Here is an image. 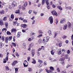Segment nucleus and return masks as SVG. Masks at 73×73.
<instances>
[{"label":"nucleus","mask_w":73,"mask_h":73,"mask_svg":"<svg viewBox=\"0 0 73 73\" xmlns=\"http://www.w3.org/2000/svg\"><path fill=\"white\" fill-rule=\"evenodd\" d=\"M45 2L47 5H49V0H45Z\"/></svg>","instance_id":"nucleus-23"},{"label":"nucleus","mask_w":73,"mask_h":73,"mask_svg":"<svg viewBox=\"0 0 73 73\" xmlns=\"http://www.w3.org/2000/svg\"><path fill=\"white\" fill-rule=\"evenodd\" d=\"M68 28V25L66 24H65L63 26V29L64 30H65V29H67V28Z\"/></svg>","instance_id":"nucleus-12"},{"label":"nucleus","mask_w":73,"mask_h":73,"mask_svg":"<svg viewBox=\"0 0 73 73\" xmlns=\"http://www.w3.org/2000/svg\"><path fill=\"white\" fill-rule=\"evenodd\" d=\"M11 18L12 19H14V15L13 14H11Z\"/></svg>","instance_id":"nucleus-40"},{"label":"nucleus","mask_w":73,"mask_h":73,"mask_svg":"<svg viewBox=\"0 0 73 73\" xmlns=\"http://www.w3.org/2000/svg\"><path fill=\"white\" fill-rule=\"evenodd\" d=\"M68 26L69 28H70L71 27V23L70 22H68Z\"/></svg>","instance_id":"nucleus-19"},{"label":"nucleus","mask_w":73,"mask_h":73,"mask_svg":"<svg viewBox=\"0 0 73 73\" xmlns=\"http://www.w3.org/2000/svg\"><path fill=\"white\" fill-rule=\"evenodd\" d=\"M41 49H42L41 48H39L38 50V52H39V51H41Z\"/></svg>","instance_id":"nucleus-63"},{"label":"nucleus","mask_w":73,"mask_h":73,"mask_svg":"<svg viewBox=\"0 0 73 73\" xmlns=\"http://www.w3.org/2000/svg\"><path fill=\"white\" fill-rule=\"evenodd\" d=\"M49 68L50 69V70H51V71H54V68L52 66H50L49 67Z\"/></svg>","instance_id":"nucleus-18"},{"label":"nucleus","mask_w":73,"mask_h":73,"mask_svg":"<svg viewBox=\"0 0 73 73\" xmlns=\"http://www.w3.org/2000/svg\"><path fill=\"white\" fill-rule=\"evenodd\" d=\"M16 30L15 29H13L11 30V32H16Z\"/></svg>","instance_id":"nucleus-37"},{"label":"nucleus","mask_w":73,"mask_h":73,"mask_svg":"<svg viewBox=\"0 0 73 73\" xmlns=\"http://www.w3.org/2000/svg\"><path fill=\"white\" fill-rule=\"evenodd\" d=\"M65 60V58L64 57H62V58H60L59 59V61H63L64 62V60Z\"/></svg>","instance_id":"nucleus-20"},{"label":"nucleus","mask_w":73,"mask_h":73,"mask_svg":"<svg viewBox=\"0 0 73 73\" xmlns=\"http://www.w3.org/2000/svg\"><path fill=\"white\" fill-rule=\"evenodd\" d=\"M19 20H24V18H22V17H21L19 18Z\"/></svg>","instance_id":"nucleus-49"},{"label":"nucleus","mask_w":73,"mask_h":73,"mask_svg":"<svg viewBox=\"0 0 73 73\" xmlns=\"http://www.w3.org/2000/svg\"><path fill=\"white\" fill-rule=\"evenodd\" d=\"M45 70L47 73H53V72L51 71L50 70H48L47 69H46Z\"/></svg>","instance_id":"nucleus-7"},{"label":"nucleus","mask_w":73,"mask_h":73,"mask_svg":"<svg viewBox=\"0 0 73 73\" xmlns=\"http://www.w3.org/2000/svg\"><path fill=\"white\" fill-rule=\"evenodd\" d=\"M32 11L31 10H29V14H31V13H32Z\"/></svg>","instance_id":"nucleus-64"},{"label":"nucleus","mask_w":73,"mask_h":73,"mask_svg":"<svg viewBox=\"0 0 73 73\" xmlns=\"http://www.w3.org/2000/svg\"><path fill=\"white\" fill-rule=\"evenodd\" d=\"M3 43L2 42H1L0 43V47L1 48H2V46H3Z\"/></svg>","instance_id":"nucleus-42"},{"label":"nucleus","mask_w":73,"mask_h":73,"mask_svg":"<svg viewBox=\"0 0 73 73\" xmlns=\"http://www.w3.org/2000/svg\"><path fill=\"white\" fill-rule=\"evenodd\" d=\"M15 13H20V10H16Z\"/></svg>","instance_id":"nucleus-27"},{"label":"nucleus","mask_w":73,"mask_h":73,"mask_svg":"<svg viewBox=\"0 0 73 73\" xmlns=\"http://www.w3.org/2000/svg\"><path fill=\"white\" fill-rule=\"evenodd\" d=\"M17 63V61L16 60L14 61L12 64V65L13 66H15V64H16Z\"/></svg>","instance_id":"nucleus-13"},{"label":"nucleus","mask_w":73,"mask_h":73,"mask_svg":"<svg viewBox=\"0 0 73 73\" xmlns=\"http://www.w3.org/2000/svg\"><path fill=\"white\" fill-rule=\"evenodd\" d=\"M37 55L38 56H40V52H37Z\"/></svg>","instance_id":"nucleus-59"},{"label":"nucleus","mask_w":73,"mask_h":73,"mask_svg":"<svg viewBox=\"0 0 73 73\" xmlns=\"http://www.w3.org/2000/svg\"><path fill=\"white\" fill-rule=\"evenodd\" d=\"M5 25L6 28H8V23L7 22H6L5 24Z\"/></svg>","instance_id":"nucleus-28"},{"label":"nucleus","mask_w":73,"mask_h":73,"mask_svg":"<svg viewBox=\"0 0 73 73\" xmlns=\"http://www.w3.org/2000/svg\"><path fill=\"white\" fill-rule=\"evenodd\" d=\"M66 37H67V36H66L63 35L62 36V38H63V39H64V38H66Z\"/></svg>","instance_id":"nucleus-52"},{"label":"nucleus","mask_w":73,"mask_h":73,"mask_svg":"<svg viewBox=\"0 0 73 73\" xmlns=\"http://www.w3.org/2000/svg\"><path fill=\"white\" fill-rule=\"evenodd\" d=\"M3 21L1 19H0V25H3Z\"/></svg>","instance_id":"nucleus-31"},{"label":"nucleus","mask_w":73,"mask_h":73,"mask_svg":"<svg viewBox=\"0 0 73 73\" xmlns=\"http://www.w3.org/2000/svg\"><path fill=\"white\" fill-rule=\"evenodd\" d=\"M38 33L39 34H42V31L41 30H39L38 31Z\"/></svg>","instance_id":"nucleus-43"},{"label":"nucleus","mask_w":73,"mask_h":73,"mask_svg":"<svg viewBox=\"0 0 73 73\" xmlns=\"http://www.w3.org/2000/svg\"><path fill=\"white\" fill-rule=\"evenodd\" d=\"M16 56L17 57H19V54H18V53L16 52L15 54Z\"/></svg>","instance_id":"nucleus-47"},{"label":"nucleus","mask_w":73,"mask_h":73,"mask_svg":"<svg viewBox=\"0 0 73 73\" xmlns=\"http://www.w3.org/2000/svg\"><path fill=\"white\" fill-rule=\"evenodd\" d=\"M23 21L24 22V23H27V21L26 20H23Z\"/></svg>","instance_id":"nucleus-57"},{"label":"nucleus","mask_w":73,"mask_h":73,"mask_svg":"<svg viewBox=\"0 0 73 73\" xmlns=\"http://www.w3.org/2000/svg\"><path fill=\"white\" fill-rule=\"evenodd\" d=\"M8 38H9L8 37L5 38V42L6 43H8Z\"/></svg>","instance_id":"nucleus-21"},{"label":"nucleus","mask_w":73,"mask_h":73,"mask_svg":"<svg viewBox=\"0 0 73 73\" xmlns=\"http://www.w3.org/2000/svg\"><path fill=\"white\" fill-rule=\"evenodd\" d=\"M42 34H41L40 35H39L38 36V37H42Z\"/></svg>","instance_id":"nucleus-48"},{"label":"nucleus","mask_w":73,"mask_h":73,"mask_svg":"<svg viewBox=\"0 0 73 73\" xmlns=\"http://www.w3.org/2000/svg\"><path fill=\"white\" fill-rule=\"evenodd\" d=\"M50 53L52 55H54L55 51L53 50H52L50 51Z\"/></svg>","instance_id":"nucleus-16"},{"label":"nucleus","mask_w":73,"mask_h":73,"mask_svg":"<svg viewBox=\"0 0 73 73\" xmlns=\"http://www.w3.org/2000/svg\"><path fill=\"white\" fill-rule=\"evenodd\" d=\"M33 61L32 62V63L35 64L36 63V60L34 58H33Z\"/></svg>","instance_id":"nucleus-15"},{"label":"nucleus","mask_w":73,"mask_h":73,"mask_svg":"<svg viewBox=\"0 0 73 73\" xmlns=\"http://www.w3.org/2000/svg\"><path fill=\"white\" fill-rule=\"evenodd\" d=\"M36 35V34L33 32H31V36H35Z\"/></svg>","instance_id":"nucleus-26"},{"label":"nucleus","mask_w":73,"mask_h":73,"mask_svg":"<svg viewBox=\"0 0 73 73\" xmlns=\"http://www.w3.org/2000/svg\"><path fill=\"white\" fill-rule=\"evenodd\" d=\"M4 13H5V11H4V10H2L0 11V13L1 15H2V14H4Z\"/></svg>","instance_id":"nucleus-22"},{"label":"nucleus","mask_w":73,"mask_h":73,"mask_svg":"<svg viewBox=\"0 0 73 73\" xmlns=\"http://www.w3.org/2000/svg\"><path fill=\"white\" fill-rule=\"evenodd\" d=\"M51 13L54 16L55 15L56 16H57L58 15L57 13L54 10L52 11Z\"/></svg>","instance_id":"nucleus-4"},{"label":"nucleus","mask_w":73,"mask_h":73,"mask_svg":"<svg viewBox=\"0 0 73 73\" xmlns=\"http://www.w3.org/2000/svg\"><path fill=\"white\" fill-rule=\"evenodd\" d=\"M42 41V40L41 39H39L38 40V42L39 44H41V42Z\"/></svg>","instance_id":"nucleus-38"},{"label":"nucleus","mask_w":73,"mask_h":73,"mask_svg":"<svg viewBox=\"0 0 73 73\" xmlns=\"http://www.w3.org/2000/svg\"><path fill=\"white\" fill-rule=\"evenodd\" d=\"M3 20L4 21H5V20H7V17H3Z\"/></svg>","instance_id":"nucleus-45"},{"label":"nucleus","mask_w":73,"mask_h":73,"mask_svg":"<svg viewBox=\"0 0 73 73\" xmlns=\"http://www.w3.org/2000/svg\"><path fill=\"white\" fill-rule=\"evenodd\" d=\"M48 33L49 36H51V35H52V34L51 33V32L49 30L48 31Z\"/></svg>","instance_id":"nucleus-34"},{"label":"nucleus","mask_w":73,"mask_h":73,"mask_svg":"<svg viewBox=\"0 0 73 73\" xmlns=\"http://www.w3.org/2000/svg\"><path fill=\"white\" fill-rule=\"evenodd\" d=\"M41 48L42 50H44V47L43 46H42Z\"/></svg>","instance_id":"nucleus-50"},{"label":"nucleus","mask_w":73,"mask_h":73,"mask_svg":"<svg viewBox=\"0 0 73 73\" xmlns=\"http://www.w3.org/2000/svg\"><path fill=\"white\" fill-rule=\"evenodd\" d=\"M58 20H55V23H56V24H57L58 23Z\"/></svg>","instance_id":"nucleus-56"},{"label":"nucleus","mask_w":73,"mask_h":73,"mask_svg":"<svg viewBox=\"0 0 73 73\" xmlns=\"http://www.w3.org/2000/svg\"><path fill=\"white\" fill-rule=\"evenodd\" d=\"M71 40H72V43L73 46V34L72 35V36H71Z\"/></svg>","instance_id":"nucleus-33"},{"label":"nucleus","mask_w":73,"mask_h":73,"mask_svg":"<svg viewBox=\"0 0 73 73\" xmlns=\"http://www.w3.org/2000/svg\"><path fill=\"white\" fill-rule=\"evenodd\" d=\"M23 46H24L23 47H25L24 48H26V46H25V43H24L23 44Z\"/></svg>","instance_id":"nucleus-55"},{"label":"nucleus","mask_w":73,"mask_h":73,"mask_svg":"<svg viewBox=\"0 0 73 73\" xmlns=\"http://www.w3.org/2000/svg\"><path fill=\"white\" fill-rule=\"evenodd\" d=\"M62 73H66V72L65 70H63L62 71Z\"/></svg>","instance_id":"nucleus-61"},{"label":"nucleus","mask_w":73,"mask_h":73,"mask_svg":"<svg viewBox=\"0 0 73 73\" xmlns=\"http://www.w3.org/2000/svg\"><path fill=\"white\" fill-rule=\"evenodd\" d=\"M47 6H46V8L48 9H50V7L49 5H47Z\"/></svg>","instance_id":"nucleus-53"},{"label":"nucleus","mask_w":73,"mask_h":73,"mask_svg":"<svg viewBox=\"0 0 73 73\" xmlns=\"http://www.w3.org/2000/svg\"><path fill=\"white\" fill-rule=\"evenodd\" d=\"M57 7L58 8V9L60 11L62 10V8L61 7V6H59L58 5L57 6Z\"/></svg>","instance_id":"nucleus-25"},{"label":"nucleus","mask_w":73,"mask_h":73,"mask_svg":"<svg viewBox=\"0 0 73 73\" xmlns=\"http://www.w3.org/2000/svg\"><path fill=\"white\" fill-rule=\"evenodd\" d=\"M49 39V36H47L46 37V40H45V41L46 42H48V40Z\"/></svg>","instance_id":"nucleus-24"},{"label":"nucleus","mask_w":73,"mask_h":73,"mask_svg":"<svg viewBox=\"0 0 73 73\" xmlns=\"http://www.w3.org/2000/svg\"><path fill=\"white\" fill-rule=\"evenodd\" d=\"M16 24H17V21H14L13 23V25H16Z\"/></svg>","instance_id":"nucleus-36"},{"label":"nucleus","mask_w":73,"mask_h":73,"mask_svg":"<svg viewBox=\"0 0 73 73\" xmlns=\"http://www.w3.org/2000/svg\"><path fill=\"white\" fill-rule=\"evenodd\" d=\"M35 51L33 50L32 52H31V55L33 57L34 56V55H35Z\"/></svg>","instance_id":"nucleus-17"},{"label":"nucleus","mask_w":73,"mask_h":73,"mask_svg":"<svg viewBox=\"0 0 73 73\" xmlns=\"http://www.w3.org/2000/svg\"><path fill=\"white\" fill-rule=\"evenodd\" d=\"M8 38H8L9 41H11V40H12V36H9Z\"/></svg>","instance_id":"nucleus-30"},{"label":"nucleus","mask_w":73,"mask_h":73,"mask_svg":"<svg viewBox=\"0 0 73 73\" xmlns=\"http://www.w3.org/2000/svg\"><path fill=\"white\" fill-rule=\"evenodd\" d=\"M18 69L19 68H15V72H17Z\"/></svg>","instance_id":"nucleus-41"},{"label":"nucleus","mask_w":73,"mask_h":73,"mask_svg":"<svg viewBox=\"0 0 73 73\" xmlns=\"http://www.w3.org/2000/svg\"><path fill=\"white\" fill-rule=\"evenodd\" d=\"M38 62H39L40 64H42V61L40 59L38 60Z\"/></svg>","instance_id":"nucleus-29"},{"label":"nucleus","mask_w":73,"mask_h":73,"mask_svg":"<svg viewBox=\"0 0 73 73\" xmlns=\"http://www.w3.org/2000/svg\"><path fill=\"white\" fill-rule=\"evenodd\" d=\"M48 20L50 21V24H52L53 23V18L52 16H50L48 19Z\"/></svg>","instance_id":"nucleus-2"},{"label":"nucleus","mask_w":73,"mask_h":73,"mask_svg":"<svg viewBox=\"0 0 73 73\" xmlns=\"http://www.w3.org/2000/svg\"><path fill=\"white\" fill-rule=\"evenodd\" d=\"M21 35H22V34H21V32H18L17 35V37L19 38V37H20V36H21Z\"/></svg>","instance_id":"nucleus-10"},{"label":"nucleus","mask_w":73,"mask_h":73,"mask_svg":"<svg viewBox=\"0 0 73 73\" xmlns=\"http://www.w3.org/2000/svg\"><path fill=\"white\" fill-rule=\"evenodd\" d=\"M62 53L61 49V48L59 49V51H58V55H60Z\"/></svg>","instance_id":"nucleus-14"},{"label":"nucleus","mask_w":73,"mask_h":73,"mask_svg":"<svg viewBox=\"0 0 73 73\" xmlns=\"http://www.w3.org/2000/svg\"><path fill=\"white\" fill-rule=\"evenodd\" d=\"M37 66L38 67L40 68L41 67V65L40 64H38Z\"/></svg>","instance_id":"nucleus-54"},{"label":"nucleus","mask_w":73,"mask_h":73,"mask_svg":"<svg viewBox=\"0 0 73 73\" xmlns=\"http://www.w3.org/2000/svg\"><path fill=\"white\" fill-rule=\"evenodd\" d=\"M12 7H15L17 6V3H16V2L14 1L12 3Z\"/></svg>","instance_id":"nucleus-6"},{"label":"nucleus","mask_w":73,"mask_h":73,"mask_svg":"<svg viewBox=\"0 0 73 73\" xmlns=\"http://www.w3.org/2000/svg\"><path fill=\"white\" fill-rule=\"evenodd\" d=\"M33 45L34 44L33 42L31 43L29 45V48L28 49V50H29V51H30V50H31V48L32 47V46H33Z\"/></svg>","instance_id":"nucleus-3"},{"label":"nucleus","mask_w":73,"mask_h":73,"mask_svg":"<svg viewBox=\"0 0 73 73\" xmlns=\"http://www.w3.org/2000/svg\"><path fill=\"white\" fill-rule=\"evenodd\" d=\"M7 34L8 35H11V33L9 32V31H7Z\"/></svg>","instance_id":"nucleus-44"},{"label":"nucleus","mask_w":73,"mask_h":73,"mask_svg":"<svg viewBox=\"0 0 73 73\" xmlns=\"http://www.w3.org/2000/svg\"><path fill=\"white\" fill-rule=\"evenodd\" d=\"M2 40V41H4L5 40V39H4V36H3L1 38Z\"/></svg>","instance_id":"nucleus-60"},{"label":"nucleus","mask_w":73,"mask_h":73,"mask_svg":"<svg viewBox=\"0 0 73 73\" xmlns=\"http://www.w3.org/2000/svg\"><path fill=\"white\" fill-rule=\"evenodd\" d=\"M45 3V1L42 0V5H44Z\"/></svg>","instance_id":"nucleus-62"},{"label":"nucleus","mask_w":73,"mask_h":73,"mask_svg":"<svg viewBox=\"0 0 73 73\" xmlns=\"http://www.w3.org/2000/svg\"><path fill=\"white\" fill-rule=\"evenodd\" d=\"M27 5V2H26L24 4V5L22 6V9H25V7Z\"/></svg>","instance_id":"nucleus-8"},{"label":"nucleus","mask_w":73,"mask_h":73,"mask_svg":"<svg viewBox=\"0 0 73 73\" xmlns=\"http://www.w3.org/2000/svg\"><path fill=\"white\" fill-rule=\"evenodd\" d=\"M12 44L14 46H16V43H14V42H12Z\"/></svg>","instance_id":"nucleus-46"},{"label":"nucleus","mask_w":73,"mask_h":73,"mask_svg":"<svg viewBox=\"0 0 73 73\" xmlns=\"http://www.w3.org/2000/svg\"><path fill=\"white\" fill-rule=\"evenodd\" d=\"M57 70L58 72H60V70H59V68H57Z\"/></svg>","instance_id":"nucleus-51"},{"label":"nucleus","mask_w":73,"mask_h":73,"mask_svg":"<svg viewBox=\"0 0 73 73\" xmlns=\"http://www.w3.org/2000/svg\"><path fill=\"white\" fill-rule=\"evenodd\" d=\"M65 19H63L60 20V22L61 23H63L65 22Z\"/></svg>","instance_id":"nucleus-11"},{"label":"nucleus","mask_w":73,"mask_h":73,"mask_svg":"<svg viewBox=\"0 0 73 73\" xmlns=\"http://www.w3.org/2000/svg\"><path fill=\"white\" fill-rule=\"evenodd\" d=\"M64 56L66 59H68V54H66L64 55Z\"/></svg>","instance_id":"nucleus-35"},{"label":"nucleus","mask_w":73,"mask_h":73,"mask_svg":"<svg viewBox=\"0 0 73 73\" xmlns=\"http://www.w3.org/2000/svg\"><path fill=\"white\" fill-rule=\"evenodd\" d=\"M5 69L6 70H9V68L8 66H5Z\"/></svg>","instance_id":"nucleus-32"},{"label":"nucleus","mask_w":73,"mask_h":73,"mask_svg":"<svg viewBox=\"0 0 73 73\" xmlns=\"http://www.w3.org/2000/svg\"><path fill=\"white\" fill-rule=\"evenodd\" d=\"M9 54V53L7 52V56L5 59H4L3 60V63H6L7 61H8V54Z\"/></svg>","instance_id":"nucleus-1"},{"label":"nucleus","mask_w":73,"mask_h":73,"mask_svg":"<svg viewBox=\"0 0 73 73\" xmlns=\"http://www.w3.org/2000/svg\"><path fill=\"white\" fill-rule=\"evenodd\" d=\"M21 27H23L24 28H26L27 27V25L25 24H22L21 25Z\"/></svg>","instance_id":"nucleus-9"},{"label":"nucleus","mask_w":73,"mask_h":73,"mask_svg":"<svg viewBox=\"0 0 73 73\" xmlns=\"http://www.w3.org/2000/svg\"><path fill=\"white\" fill-rule=\"evenodd\" d=\"M28 71H29V72H32V68H28Z\"/></svg>","instance_id":"nucleus-39"},{"label":"nucleus","mask_w":73,"mask_h":73,"mask_svg":"<svg viewBox=\"0 0 73 73\" xmlns=\"http://www.w3.org/2000/svg\"><path fill=\"white\" fill-rule=\"evenodd\" d=\"M24 66L25 67H27L28 66V62L26 60H25L23 63Z\"/></svg>","instance_id":"nucleus-5"},{"label":"nucleus","mask_w":73,"mask_h":73,"mask_svg":"<svg viewBox=\"0 0 73 73\" xmlns=\"http://www.w3.org/2000/svg\"><path fill=\"white\" fill-rule=\"evenodd\" d=\"M57 35V33H56L54 35V38H55V37H56V36Z\"/></svg>","instance_id":"nucleus-58"}]
</instances>
